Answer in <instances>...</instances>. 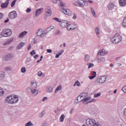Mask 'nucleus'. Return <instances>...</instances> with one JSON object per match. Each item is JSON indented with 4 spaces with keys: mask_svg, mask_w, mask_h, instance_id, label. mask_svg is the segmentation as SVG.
<instances>
[{
    "mask_svg": "<svg viewBox=\"0 0 126 126\" xmlns=\"http://www.w3.org/2000/svg\"><path fill=\"white\" fill-rule=\"evenodd\" d=\"M36 88H37V83L36 82L32 81L31 88H28L27 90H31L32 96L35 97L38 94V90H36Z\"/></svg>",
    "mask_w": 126,
    "mask_h": 126,
    "instance_id": "nucleus-1",
    "label": "nucleus"
},
{
    "mask_svg": "<svg viewBox=\"0 0 126 126\" xmlns=\"http://www.w3.org/2000/svg\"><path fill=\"white\" fill-rule=\"evenodd\" d=\"M19 98H18V96L14 95L7 96L5 99V102L7 104H9L12 105L13 104H16V103L18 102V100Z\"/></svg>",
    "mask_w": 126,
    "mask_h": 126,
    "instance_id": "nucleus-2",
    "label": "nucleus"
},
{
    "mask_svg": "<svg viewBox=\"0 0 126 126\" xmlns=\"http://www.w3.org/2000/svg\"><path fill=\"white\" fill-rule=\"evenodd\" d=\"M123 40V38H122V36L120 35V33H117L114 36L111 38V41L113 44H119L120 42L122 41Z\"/></svg>",
    "mask_w": 126,
    "mask_h": 126,
    "instance_id": "nucleus-3",
    "label": "nucleus"
},
{
    "mask_svg": "<svg viewBox=\"0 0 126 126\" xmlns=\"http://www.w3.org/2000/svg\"><path fill=\"white\" fill-rule=\"evenodd\" d=\"M12 34V31L9 29H4L2 30V37H9Z\"/></svg>",
    "mask_w": 126,
    "mask_h": 126,
    "instance_id": "nucleus-4",
    "label": "nucleus"
},
{
    "mask_svg": "<svg viewBox=\"0 0 126 126\" xmlns=\"http://www.w3.org/2000/svg\"><path fill=\"white\" fill-rule=\"evenodd\" d=\"M86 123L87 126H94L97 123L95 120L89 118L86 120Z\"/></svg>",
    "mask_w": 126,
    "mask_h": 126,
    "instance_id": "nucleus-5",
    "label": "nucleus"
},
{
    "mask_svg": "<svg viewBox=\"0 0 126 126\" xmlns=\"http://www.w3.org/2000/svg\"><path fill=\"white\" fill-rule=\"evenodd\" d=\"M106 80H107V76H102L97 77L96 81L97 83H105Z\"/></svg>",
    "mask_w": 126,
    "mask_h": 126,
    "instance_id": "nucleus-6",
    "label": "nucleus"
},
{
    "mask_svg": "<svg viewBox=\"0 0 126 126\" xmlns=\"http://www.w3.org/2000/svg\"><path fill=\"white\" fill-rule=\"evenodd\" d=\"M13 57H14L13 54L11 53H9L6 55H4L2 57V60L5 62H8V61H10V60H12V58H13Z\"/></svg>",
    "mask_w": 126,
    "mask_h": 126,
    "instance_id": "nucleus-7",
    "label": "nucleus"
},
{
    "mask_svg": "<svg viewBox=\"0 0 126 126\" xmlns=\"http://www.w3.org/2000/svg\"><path fill=\"white\" fill-rule=\"evenodd\" d=\"M66 29L68 31H71V30H74V29H76L77 28V25L74 24H70L69 25H67Z\"/></svg>",
    "mask_w": 126,
    "mask_h": 126,
    "instance_id": "nucleus-8",
    "label": "nucleus"
},
{
    "mask_svg": "<svg viewBox=\"0 0 126 126\" xmlns=\"http://www.w3.org/2000/svg\"><path fill=\"white\" fill-rule=\"evenodd\" d=\"M9 18L10 19H14L17 17V13L15 11H12L8 14Z\"/></svg>",
    "mask_w": 126,
    "mask_h": 126,
    "instance_id": "nucleus-9",
    "label": "nucleus"
},
{
    "mask_svg": "<svg viewBox=\"0 0 126 126\" xmlns=\"http://www.w3.org/2000/svg\"><path fill=\"white\" fill-rule=\"evenodd\" d=\"M45 15L46 17L51 16V15H52V9H51V7L49 6L46 7Z\"/></svg>",
    "mask_w": 126,
    "mask_h": 126,
    "instance_id": "nucleus-10",
    "label": "nucleus"
},
{
    "mask_svg": "<svg viewBox=\"0 0 126 126\" xmlns=\"http://www.w3.org/2000/svg\"><path fill=\"white\" fill-rule=\"evenodd\" d=\"M68 24V22L65 20H62L61 22H60V25L63 28H65L66 27Z\"/></svg>",
    "mask_w": 126,
    "mask_h": 126,
    "instance_id": "nucleus-11",
    "label": "nucleus"
},
{
    "mask_svg": "<svg viewBox=\"0 0 126 126\" xmlns=\"http://www.w3.org/2000/svg\"><path fill=\"white\" fill-rule=\"evenodd\" d=\"M107 54V52L105 51L103 49H101L98 52L96 57H102L103 56H105V55Z\"/></svg>",
    "mask_w": 126,
    "mask_h": 126,
    "instance_id": "nucleus-12",
    "label": "nucleus"
},
{
    "mask_svg": "<svg viewBox=\"0 0 126 126\" xmlns=\"http://www.w3.org/2000/svg\"><path fill=\"white\" fill-rule=\"evenodd\" d=\"M43 10H44V8H40L36 10L35 11V17H37L41 14L43 12Z\"/></svg>",
    "mask_w": 126,
    "mask_h": 126,
    "instance_id": "nucleus-13",
    "label": "nucleus"
},
{
    "mask_svg": "<svg viewBox=\"0 0 126 126\" xmlns=\"http://www.w3.org/2000/svg\"><path fill=\"white\" fill-rule=\"evenodd\" d=\"M91 99V97L90 96H88L87 97H84L83 98L82 102L85 105L86 104H88L87 102H88V101H89V100H90Z\"/></svg>",
    "mask_w": 126,
    "mask_h": 126,
    "instance_id": "nucleus-14",
    "label": "nucleus"
},
{
    "mask_svg": "<svg viewBox=\"0 0 126 126\" xmlns=\"http://www.w3.org/2000/svg\"><path fill=\"white\" fill-rule=\"evenodd\" d=\"M119 2L120 6H126V0H119Z\"/></svg>",
    "mask_w": 126,
    "mask_h": 126,
    "instance_id": "nucleus-15",
    "label": "nucleus"
},
{
    "mask_svg": "<svg viewBox=\"0 0 126 126\" xmlns=\"http://www.w3.org/2000/svg\"><path fill=\"white\" fill-rule=\"evenodd\" d=\"M43 30L42 29H40L39 30H38L36 32V35L37 36H38L39 37H42V34Z\"/></svg>",
    "mask_w": 126,
    "mask_h": 126,
    "instance_id": "nucleus-16",
    "label": "nucleus"
},
{
    "mask_svg": "<svg viewBox=\"0 0 126 126\" xmlns=\"http://www.w3.org/2000/svg\"><path fill=\"white\" fill-rule=\"evenodd\" d=\"M28 32L26 31L22 32L18 36L20 38H23V37H25L26 35H27Z\"/></svg>",
    "mask_w": 126,
    "mask_h": 126,
    "instance_id": "nucleus-17",
    "label": "nucleus"
},
{
    "mask_svg": "<svg viewBox=\"0 0 126 126\" xmlns=\"http://www.w3.org/2000/svg\"><path fill=\"white\" fill-rule=\"evenodd\" d=\"M98 61V63H105V60L104 58L100 57H96Z\"/></svg>",
    "mask_w": 126,
    "mask_h": 126,
    "instance_id": "nucleus-18",
    "label": "nucleus"
},
{
    "mask_svg": "<svg viewBox=\"0 0 126 126\" xmlns=\"http://www.w3.org/2000/svg\"><path fill=\"white\" fill-rule=\"evenodd\" d=\"M23 46H24V43L23 42H20L17 46V50H21V49L23 48Z\"/></svg>",
    "mask_w": 126,
    "mask_h": 126,
    "instance_id": "nucleus-19",
    "label": "nucleus"
},
{
    "mask_svg": "<svg viewBox=\"0 0 126 126\" xmlns=\"http://www.w3.org/2000/svg\"><path fill=\"white\" fill-rule=\"evenodd\" d=\"M114 7H115V4H114V3L110 2L108 5V9H113V8H114Z\"/></svg>",
    "mask_w": 126,
    "mask_h": 126,
    "instance_id": "nucleus-20",
    "label": "nucleus"
},
{
    "mask_svg": "<svg viewBox=\"0 0 126 126\" xmlns=\"http://www.w3.org/2000/svg\"><path fill=\"white\" fill-rule=\"evenodd\" d=\"M12 41H13V39H8L7 41L4 42L3 43V45L4 46H6V45H8L10 43H11V42H12Z\"/></svg>",
    "mask_w": 126,
    "mask_h": 126,
    "instance_id": "nucleus-21",
    "label": "nucleus"
},
{
    "mask_svg": "<svg viewBox=\"0 0 126 126\" xmlns=\"http://www.w3.org/2000/svg\"><path fill=\"white\" fill-rule=\"evenodd\" d=\"M91 13L92 15H93L94 17H95V18H97V15H96V12H95V10H94L93 8H91Z\"/></svg>",
    "mask_w": 126,
    "mask_h": 126,
    "instance_id": "nucleus-22",
    "label": "nucleus"
},
{
    "mask_svg": "<svg viewBox=\"0 0 126 126\" xmlns=\"http://www.w3.org/2000/svg\"><path fill=\"white\" fill-rule=\"evenodd\" d=\"M85 61L86 63H88L89 61H90V56L88 55H85Z\"/></svg>",
    "mask_w": 126,
    "mask_h": 126,
    "instance_id": "nucleus-23",
    "label": "nucleus"
},
{
    "mask_svg": "<svg viewBox=\"0 0 126 126\" xmlns=\"http://www.w3.org/2000/svg\"><path fill=\"white\" fill-rule=\"evenodd\" d=\"M65 14H66V15H68V16H71V14H72L71 10H70L69 9H67L66 10Z\"/></svg>",
    "mask_w": 126,
    "mask_h": 126,
    "instance_id": "nucleus-24",
    "label": "nucleus"
},
{
    "mask_svg": "<svg viewBox=\"0 0 126 126\" xmlns=\"http://www.w3.org/2000/svg\"><path fill=\"white\" fill-rule=\"evenodd\" d=\"M0 77L3 79L4 77H5V72L4 71H0Z\"/></svg>",
    "mask_w": 126,
    "mask_h": 126,
    "instance_id": "nucleus-25",
    "label": "nucleus"
},
{
    "mask_svg": "<svg viewBox=\"0 0 126 126\" xmlns=\"http://www.w3.org/2000/svg\"><path fill=\"white\" fill-rule=\"evenodd\" d=\"M78 1L79 2V5L80 7H82V6L84 5V1L83 0H78Z\"/></svg>",
    "mask_w": 126,
    "mask_h": 126,
    "instance_id": "nucleus-26",
    "label": "nucleus"
},
{
    "mask_svg": "<svg viewBox=\"0 0 126 126\" xmlns=\"http://www.w3.org/2000/svg\"><path fill=\"white\" fill-rule=\"evenodd\" d=\"M46 91L48 93H52V92H53V88L51 87H48L46 89Z\"/></svg>",
    "mask_w": 126,
    "mask_h": 126,
    "instance_id": "nucleus-27",
    "label": "nucleus"
},
{
    "mask_svg": "<svg viewBox=\"0 0 126 126\" xmlns=\"http://www.w3.org/2000/svg\"><path fill=\"white\" fill-rule=\"evenodd\" d=\"M48 32L47 31V30H45L43 32H42L41 38H44V37H45V36H46V35H47V34H48Z\"/></svg>",
    "mask_w": 126,
    "mask_h": 126,
    "instance_id": "nucleus-28",
    "label": "nucleus"
},
{
    "mask_svg": "<svg viewBox=\"0 0 126 126\" xmlns=\"http://www.w3.org/2000/svg\"><path fill=\"white\" fill-rule=\"evenodd\" d=\"M45 114H46V112H45V111H42L39 114V117L43 118V117L45 116Z\"/></svg>",
    "mask_w": 126,
    "mask_h": 126,
    "instance_id": "nucleus-29",
    "label": "nucleus"
},
{
    "mask_svg": "<svg viewBox=\"0 0 126 126\" xmlns=\"http://www.w3.org/2000/svg\"><path fill=\"white\" fill-rule=\"evenodd\" d=\"M64 118H65V116L64 114H62L60 118V122L61 123H63L64 121Z\"/></svg>",
    "mask_w": 126,
    "mask_h": 126,
    "instance_id": "nucleus-30",
    "label": "nucleus"
},
{
    "mask_svg": "<svg viewBox=\"0 0 126 126\" xmlns=\"http://www.w3.org/2000/svg\"><path fill=\"white\" fill-rule=\"evenodd\" d=\"M94 30L97 37H99V36H100V31H99V29H98V28H95Z\"/></svg>",
    "mask_w": 126,
    "mask_h": 126,
    "instance_id": "nucleus-31",
    "label": "nucleus"
},
{
    "mask_svg": "<svg viewBox=\"0 0 126 126\" xmlns=\"http://www.w3.org/2000/svg\"><path fill=\"white\" fill-rule=\"evenodd\" d=\"M54 28H55V27H54L53 26H51L50 27H49L48 28H47L45 30L48 32V33H49V32L51 31V30H53Z\"/></svg>",
    "mask_w": 126,
    "mask_h": 126,
    "instance_id": "nucleus-32",
    "label": "nucleus"
},
{
    "mask_svg": "<svg viewBox=\"0 0 126 126\" xmlns=\"http://www.w3.org/2000/svg\"><path fill=\"white\" fill-rule=\"evenodd\" d=\"M122 26H123V27H125V28H126V17H125L123 20V22L122 23Z\"/></svg>",
    "mask_w": 126,
    "mask_h": 126,
    "instance_id": "nucleus-33",
    "label": "nucleus"
},
{
    "mask_svg": "<svg viewBox=\"0 0 126 126\" xmlns=\"http://www.w3.org/2000/svg\"><path fill=\"white\" fill-rule=\"evenodd\" d=\"M81 85V84L80 83V82H79V81H76L74 84V86H78V87H79V86H80Z\"/></svg>",
    "mask_w": 126,
    "mask_h": 126,
    "instance_id": "nucleus-34",
    "label": "nucleus"
},
{
    "mask_svg": "<svg viewBox=\"0 0 126 126\" xmlns=\"http://www.w3.org/2000/svg\"><path fill=\"white\" fill-rule=\"evenodd\" d=\"M62 88H63V87H62L61 85L59 86L55 90V93H58V92H59V91H60V90H61Z\"/></svg>",
    "mask_w": 126,
    "mask_h": 126,
    "instance_id": "nucleus-35",
    "label": "nucleus"
},
{
    "mask_svg": "<svg viewBox=\"0 0 126 126\" xmlns=\"http://www.w3.org/2000/svg\"><path fill=\"white\" fill-rule=\"evenodd\" d=\"M4 95V91H3V89L0 88V96Z\"/></svg>",
    "mask_w": 126,
    "mask_h": 126,
    "instance_id": "nucleus-36",
    "label": "nucleus"
},
{
    "mask_svg": "<svg viewBox=\"0 0 126 126\" xmlns=\"http://www.w3.org/2000/svg\"><path fill=\"white\" fill-rule=\"evenodd\" d=\"M77 99L80 102H82L83 100V97H82L80 95L77 96Z\"/></svg>",
    "mask_w": 126,
    "mask_h": 126,
    "instance_id": "nucleus-37",
    "label": "nucleus"
},
{
    "mask_svg": "<svg viewBox=\"0 0 126 126\" xmlns=\"http://www.w3.org/2000/svg\"><path fill=\"white\" fill-rule=\"evenodd\" d=\"M83 98H85L87 96V93H82L80 94Z\"/></svg>",
    "mask_w": 126,
    "mask_h": 126,
    "instance_id": "nucleus-38",
    "label": "nucleus"
},
{
    "mask_svg": "<svg viewBox=\"0 0 126 126\" xmlns=\"http://www.w3.org/2000/svg\"><path fill=\"white\" fill-rule=\"evenodd\" d=\"M100 96H101V93H98L94 94V98H98V97H100Z\"/></svg>",
    "mask_w": 126,
    "mask_h": 126,
    "instance_id": "nucleus-39",
    "label": "nucleus"
},
{
    "mask_svg": "<svg viewBox=\"0 0 126 126\" xmlns=\"http://www.w3.org/2000/svg\"><path fill=\"white\" fill-rule=\"evenodd\" d=\"M33 126V123L31 121L29 122L28 123L26 124L25 126Z\"/></svg>",
    "mask_w": 126,
    "mask_h": 126,
    "instance_id": "nucleus-40",
    "label": "nucleus"
},
{
    "mask_svg": "<svg viewBox=\"0 0 126 126\" xmlns=\"http://www.w3.org/2000/svg\"><path fill=\"white\" fill-rule=\"evenodd\" d=\"M53 20H55V21H57V22H61V21L60 19L57 18V17H55L53 18Z\"/></svg>",
    "mask_w": 126,
    "mask_h": 126,
    "instance_id": "nucleus-41",
    "label": "nucleus"
},
{
    "mask_svg": "<svg viewBox=\"0 0 126 126\" xmlns=\"http://www.w3.org/2000/svg\"><path fill=\"white\" fill-rule=\"evenodd\" d=\"M87 65H89L88 68H91V67H93V66H94V64L92 63H88Z\"/></svg>",
    "mask_w": 126,
    "mask_h": 126,
    "instance_id": "nucleus-42",
    "label": "nucleus"
},
{
    "mask_svg": "<svg viewBox=\"0 0 126 126\" xmlns=\"http://www.w3.org/2000/svg\"><path fill=\"white\" fill-rule=\"evenodd\" d=\"M21 70V72H22L23 73H25V72H26V68H25V67H22Z\"/></svg>",
    "mask_w": 126,
    "mask_h": 126,
    "instance_id": "nucleus-43",
    "label": "nucleus"
},
{
    "mask_svg": "<svg viewBox=\"0 0 126 126\" xmlns=\"http://www.w3.org/2000/svg\"><path fill=\"white\" fill-rule=\"evenodd\" d=\"M73 4L75 5V6H79V2L78 1H74L73 2Z\"/></svg>",
    "mask_w": 126,
    "mask_h": 126,
    "instance_id": "nucleus-44",
    "label": "nucleus"
},
{
    "mask_svg": "<svg viewBox=\"0 0 126 126\" xmlns=\"http://www.w3.org/2000/svg\"><path fill=\"white\" fill-rule=\"evenodd\" d=\"M5 71H10L11 70V68L10 67H6L5 68Z\"/></svg>",
    "mask_w": 126,
    "mask_h": 126,
    "instance_id": "nucleus-45",
    "label": "nucleus"
},
{
    "mask_svg": "<svg viewBox=\"0 0 126 126\" xmlns=\"http://www.w3.org/2000/svg\"><path fill=\"white\" fill-rule=\"evenodd\" d=\"M15 2H16V0H14V1H12V2L11 4V7H13V6H14V5H15Z\"/></svg>",
    "mask_w": 126,
    "mask_h": 126,
    "instance_id": "nucleus-46",
    "label": "nucleus"
},
{
    "mask_svg": "<svg viewBox=\"0 0 126 126\" xmlns=\"http://www.w3.org/2000/svg\"><path fill=\"white\" fill-rule=\"evenodd\" d=\"M79 102L80 101L77 100V98H76V99H75L74 101V103L75 104V105H77V104H78Z\"/></svg>",
    "mask_w": 126,
    "mask_h": 126,
    "instance_id": "nucleus-47",
    "label": "nucleus"
},
{
    "mask_svg": "<svg viewBox=\"0 0 126 126\" xmlns=\"http://www.w3.org/2000/svg\"><path fill=\"white\" fill-rule=\"evenodd\" d=\"M31 56H34V55H36V52H35V50H33L32 52L30 53Z\"/></svg>",
    "mask_w": 126,
    "mask_h": 126,
    "instance_id": "nucleus-48",
    "label": "nucleus"
},
{
    "mask_svg": "<svg viewBox=\"0 0 126 126\" xmlns=\"http://www.w3.org/2000/svg\"><path fill=\"white\" fill-rule=\"evenodd\" d=\"M122 90L124 93H126V85L122 89Z\"/></svg>",
    "mask_w": 126,
    "mask_h": 126,
    "instance_id": "nucleus-49",
    "label": "nucleus"
},
{
    "mask_svg": "<svg viewBox=\"0 0 126 126\" xmlns=\"http://www.w3.org/2000/svg\"><path fill=\"white\" fill-rule=\"evenodd\" d=\"M61 12H63V13H64V14H65V12L66 11V9H64V8H62L61 9Z\"/></svg>",
    "mask_w": 126,
    "mask_h": 126,
    "instance_id": "nucleus-50",
    "label": "nucleus"
},
{
    "mask_svg": "<svg viewBox=\"0 0 126 126\" xmlns=\"http://www.w3.org/2000/svg\"><path fill=\"white\" fill-rule=\"evenodd\" d=\"M43 74V72L41 71H39L37 73V75L38 76H42V75Z\"/></svg>",
    "mask_w": 126,
    "mask_h": 126,
    "instance_id": "nucleus-51",
    "label": "nucleus"
},
{
    "mask_svg": "<svg viewBox=\"0 0 126 126\" xmlns=\"http://www.w3.org/2000/svg\"><path fill=\"white\" fill-rule=\"evenodd\" d=\"M60 6H62V7H64L65 6V4L63 2H61Z\"/></svg>",
    "mask_w": 126,
    "mask_h": 126,
    "instance_id": "nucleus-52",
    "label": "nucleus"
},
{
    "mask_svg": "<svg viewBox=\"0 0 126 126\" xmlns=\"http://www.w3.org/2000/svg\"><path fill=\"white\" fill-rule=\"evenodd\" d=\"M26 12H27L28 13H29V12H31V8H28L26 10Z\"/></svg>",
    "mask_w": 126,
    "mask_h": 126,
    "instance_id": "nucleus-53",
    "label": "nucleus"
},
{
    "mask_svg": "<svg viewBox=\"0 0 126 126\" xmlns=\"http://www.w3.org/2000/svg\"><path fill=\"white\" fill-rule=\"evenodd\" d=\"M63 52H64V50H62L58 54L60 56H62L63 54Z\"/></svg>",
    "mask_w": 126,
    "mask_h": 126,
    "instance_id": "nucleus-54",
    "label": "nucleus"
},
{
    "mask_svg": "<svg viewBox=\"0 0 126 126\" xmlns=\"http://www.w3.org/2000/svg\"><path fill=\"white\" fill-rule=\"evenodd\" d=\"M3 18V14L2 13H0V20Z\"/></svg>",
    "mask_w": 126,
    "mask_h": 126,
    "instance_id": "nucleus-55",
    "label": "nucleus"
},
{
    "mask_svg": "<svg viewBox=\"0 0 126 126\" xmlns=\"http://www.w3.org/2000/svg\"><path fill=\"white\" fill-rule=\"evenodd\" d=\"M95 76H89V78H90V79H91V80H92V79H93L94 78H95Z\"/></svg>",
    "mask_w": 126,
    "mask_h": 126,
    "instance_id": "nucleus-56",
    "label": "nucleus"
},
{
    "mask_svg": "<svg viewBox=\"0 0 126 126\" xmlns=\"http://www.w3.org/2000/svg\"><path fill=\"white\" fill-rule=\"evenodd\" d=\"M73 18V19H76V18H77V15L76 14H75V13H74Z\"/></svg>",
    "mask_w": 126,
    "mask_h": 126,
    "instance_id": "nucleus-57",
    "label": "nucleus"
},
{
    "mask_svg": "<svg viewBox=\"0 0 126 126\" xmlns=\"http://www.w3.org/2000/svg\"><path fill=\"white\" fill-rule=\"evenodd\" d=\"M96 102V99H93V100H91V101L88 102L87 103H91V102Z\"/></svg>",
    "mask_w": 126,
    "mask_h": 126,
    "instance_id": "nucleus-58",
    "label": "nucleus"
},
{
    "mask_svg": "<svg viewBox=\"0 0 126 126\" xmlns=\"http://www.w3.org/2000/svg\"><path fill=\"white\" fill-rule=\"evenodd\" d=\"M47 53H49V54H51V53H52V51L51 49H47Z\"/></svg>",
    "mask_w": 126,
    "mask_h": 126,
    "instance_id": "nucleus-59",
    "label": "nucleus"
},
{
    "mask_svg": "<svg viewBox=\"0 0 126 126\" xmlns=\"http://www.w3.org/2000/svg\"><path fill=\"white\" fill-rule=\"evenodd\" d=\"M116 65H117L118 67H120V66H121V65H122V63H116Z\"/></svg>",
    "mask_w": 126,
    "mask_h": 126,
    "instance_id": "nucleus-60",
    "label": "nucleus"
},
{
    "mask_svg": "<svg viewBox=\"0 0 126 126\" xmlns=\"http://www.w3.org/2000/svg\"><path fill=\"white\" fill-rule=\"evenodd\" d=\"M47 99H48V97H44L43 98L42 101H43V102H44V101H46V100H47Z\"/></svg>",
    "mask_w": 126,
    "mask_h": 126,
    "instance_id": "nucleus-61",
    "label": "nucleus"
},
{
    "mask_svg": "<svg viewBox=\"0 0 126 126\" xmlns=\"http://www.w3.org/2000/svg\"><path fill=\"white\" fill-rule=\"evenodd\" d=\"M94 126H101V125H99V123L97 122Z\"/></svg>",
    "mask_w": 126,
    "mask_h": 126,
    "instance_id": "nucleus-62",
    "label": "nucleus"
},
{
    "mask_svg": "<svg viewBox=\"0 0 126 126\" xmlns=\"http://www.w3.org/2000/svg\"><path fill=\"white\" fill-rule=\"evenodd\" d=\"M92 75H94V76L96 77V71L93 72Z\"/></svg>",
    "mask_w": 126,
    "mask_h": 126,
    "instance_id": "nucleus-63",
    "label": "nucleus"
},
{
    "mask_svg": "<svg viewBox=\"0 0 126 126\" xmlns=\"http://www.w3.org/2000/svg\"><path fill=\"white\" fill-rule=\"evenodd\" d=\"M124 115L126 117V108L124 111Z\"/></svg>",
    "mask_w": 126,
    "mask_h": 126,
    "instance_id": "nucleus-64",
    "label": "nucleus"
}]
</instances>
